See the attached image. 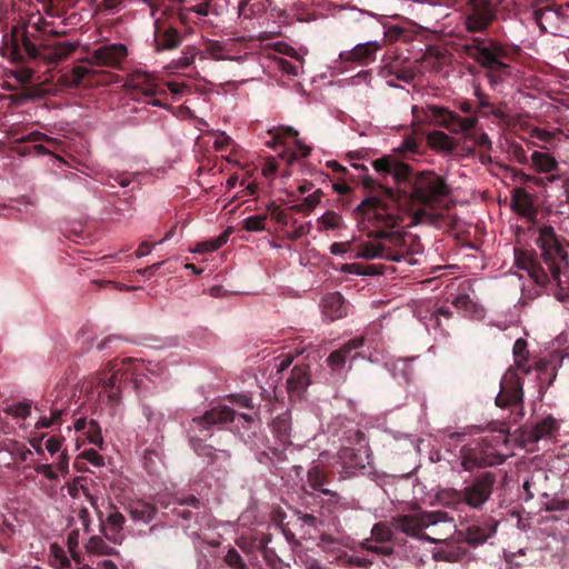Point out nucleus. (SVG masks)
<instances>
[{"mask_svg": "<svg viewBox=\"0 0 569 569\" xmlns=\"http://www.w3.org/2000/svg\"><path fill=\"white\" fill-rule=\"evenodd\" d=\"M216 460L212 466L218 469H226L230 462L231 455L228 450L219 449L218 453H214Z\"/></svg>", "mask_w": 569, "mask_h": 569, "instance_id": "nucleus-61", "label": "nucleus"}, {"mask_svg": "<svg viewBox=\"0 0 569 569\" xmlns=\"http://www.w3.org/2000/svg\"><path fill=\"white\" fill-rule=\"evenodd\" d=\"M396 159L391 157H382L372 161L373 169L383 178L391 174Z\"/></svg>", "mask_w": 569, "mask_h": 569, "instance_id": "nucleus-49", "label": "nucleus"}, {"mask_svg": "<svg viewBox=\"0 0 569 569\" xmlns=\"http://www.w3.org/2000/svg\"><path fill=\"white\" fill-rule=\"evenodd\" d=\"M7 415L18 419H26L31 413V402L22 401L13 403L3 409Z\"/></svg>", "mask_w": 569, "mask_h": 569, "instance_id": "nucleus-44", "label": "nucleus"}, {"mask_svg": "<svg viewBox=\"0 0 569 569\" xmlns=\"http://www.w3.org/2000/svg\"><path fill=\"white\" fill-rule=\"evenodd\" d=\"M508 152L517 162H519L521 164H525L528 162L527 153L521 144L515 143V142L511 143L509 146Z\"/></svg>", "mask_w": 569, "mask_h": 569, "instance_id": "nucleus-55", "label": "nucleus"}, {"mask_svg": "<svg viewBox=\"0 0 569 569\" xmlns=\"http://www.w3.org/2000/svg\"><path fill=\"white\" fill-rule=\"evenodd\" d=\"M463 488L458 489H447L442 490L439 495L440 501L450 508L459 509L461 506H466Z\"/></svg>", "mask_w": 569, "mask_h": 569, "instance_id": "nucleus-36", "label": "nucleus"}, {"mask_svg": "<svg viewBox=\"0 0 569 569\" xmlns=\"http://www.w3.org/2000/svg\"><path fill=\"white\" fill-rule=\"evenodd\" d=\"M511 415L509 422L503 423L499 435H490L482 437L461 449V465L465 470H472L475 468H483L489 466H497L505 461L499 448L508 442V435L510 426L515 425Z\"/></svg>", "mask_w": 569, "mask_h": 569, "instance_id": "nucleus-6", "label": "nucleus"}, {"mask_svg": "<svg viewBox=\"0 0 569 569\" xmlns=\"http://www.w3.org/2000/svg\"><path fill=\"white\" fill-rule=\"evenodd\" d=\"M2 446L3 449L12 456L16 462H24L32 456L31 450L21 442L8 440L4 441Z\"/></svg>", "mask_w": 569, "mask_h": 569, "instance_id": "nucleus-38", "label": "nucleus"}, {"mask_svg": "<svg viewBox=\"0 0 569 569\" xmlns=\"http://www.w3.org/2000/svg\"><path fill=\"white\" fill-rule=\"evenodd\" d=\"M363 187L370 196L362 200L361 210L378 226H401L403 213L412 212L416 218L425 213V209L413 211L415 204L441 208L450 194L446 179L433 171L420 172L410 190L392 189L371 177L363 179Z\"/></svg>", "mask_w": 569, "mask_h": 569, "instance_id": "nucleus-1", "label": "nucleus"}, {"mask_svg": "<svg viewBox=\"0 0 569 569\" xmlns=\"http://www.w3.org/2000/svg\"><path fill=\"white\" fill-rule=\"evenodd\" d=\"M81 456L93 466L101 467L104 465L103 457L94 449L84 450Z\"/></svg>", "mask_w": 569, "mask_h": 569, "instance_id": "nucleus-62", "label": "nucleus"}, {"mask_svg": "<svg viewBox=\"0 0 569 569\" xmlns=\"http://www.w3.org/2000/svg\"><path fill=\"white\" fill-rule=\"evenodd\" d=\"M230 234L231 229L229 228L221 232L217 238L199 242L194 251L198 253L213 252L227 243Z\"/></svg>", "mask_w": 569, "mask_h": 569, "instance_id": "nucleus-37", "label": "nucleus"}, {"mask_svg": "<svg viewBox=\"0 0 569 569\" xmlns=\"http://www.w3.org/2000/svg\"><path fill=\"white\" fill-rule=\"evenodd\" d=\"M345 563L349 567H358L368 569L373 565V561L368 558L359 557V556H348Z\"/></svg>", "mask_w": 569, "mask_h": 569, "instance_id": "nucleus-57", "label": "nucleus"}, {"mask_svg": "<svg viewBox=\"0 0 569 569\" xmlns=\"http://www.w3.org/2000/svg\"><path fill=\"white\" fill-rule=\"evenodd\" d=\"M451 303L457 308L461 310H470L473 307V302L470 299L469 295L461 293L455 297L451 301Z\"/></svg>", "mask_w": 569, "mask_h": 569, "instance_id": "nucleus-59", "label": "nucleus"}, {"mask_svg": "<svg viewBox=\"0 0 569 569\" xmlns=\"http://www.w3.org/2000/svg\"><path fill=\"white\" fill-rule=\"evenodd\" d=\"M206 49L208 53L216 60H223L224 57L221 56L223 51V46L221 42L217 40H209L206 44Z\"/></svg>", "mask_w": 569, "mask_h": 569, "instance_id": "nucleus-58", "label": "nucleus"}, {"mask_svg": "<svg viewBox=\"0 0 569 569\" xmlns=\"http://www.w3.org/2000/svg\"><path fill=\"white\" fill-rule=\"evenodd\" d=\"M535 369L539 375L540 388H548L557 377V358L539 359L535 363Z\"/></svg>", "mask_w": 569, "mask_h": 569, "instance_id": "nucleus-26", "label": "nucleus"}, {"mask_svg": "<svg viewBox=\"0 0 569 569\" xmlns=\"http://www.w3.org/2000/svg\"><path fill=\"white\" fill-rule=\"evenodd\" d=\"M528 345L523 338H518L513 343V358L516 369L509 368L500 381V391L496 397V405L501 409L511 410L513 422H519L525 416L522 380L518 370L523 375L531 371L528 366Z\"/></svg>", "mask_w": 569, "mask_h": 569, "instance_id": "nucleus-5", "label": "nucleus"}, {"mask_svg": "<svg viewBox=\"0 0 569 569\" xmlns=\"http://www.w3.org/2000/svg\"><path fill=\"white\" fill-rule=\"evenodd\" d=\"M86 549L90 553L94 555H113L114 549L106 543V541L99 536H92L86 543Z\"/></svg>", "mask_w": 569, "mask_h": 569, "instance_id": "nucleus-43", "label": "nucleus"}, {"mask_svg": "<svg viewBox=\"0 0 569 569\" xmlns=\"http://www.w3.org/2000/svg\"><path fill=\"white\" fill-rule=\"evenodd\" d=\"M127 510L133 520L144 523L152 521L157 515V508L142 500L131 501Z\"/></svg>", "mask_w": 569, "mask_h": 569, "instance_id": "nucleus-27", "label": "nucleus"}, {"mask_svg": "<svg viewBox=\"0 0 569 569\" xmlns=\"http://www.w3.org/2000/svg\"><path fill=\"white\" fill-rule=\"evenodd\" d=\"M405 29L402 27H399V26H392V27H389L386 32H385V38L390 41V42H393V41H397L399 39H401L403 36H405Z\"/></svg>", "mask_w": 569, "mask_h": 569, "instance_id": "nucleus-63", "label": "nucleus"}, {"mask_svg": "<svg viewBox=\"0 0 569 569\" xmlns=\"http://www.w3.org/2000/svg\"><path fill=\"white\" fill-rule=\"evenodd\" d=\"M272 432L282 445H290L291 436V415L284 411L277 416L271 423Z\"/></svg>", "mask_w": 569, "mask_h": 569, "instance_id": "nucleus-29", "label": "nucleus"}, {"mask_svg": "<svg viewBox=\"0 0 569 569\" xmlns=\"http://www.w3.org/2000/svg\"><path fill=\"white\" fill-rule=\"evenodd\" d=\"M153 38L156 51L177 49L182 42V36L172 26H167L161 18H157L153 23Z\"/></svg>", "mask_w": 569, "mask_h": 569, "instance_id": "nucleus-16", "label": "nucleus"}, {"mask_svg": "<svg viewBox=\"0 0 569 569\" xmlns=\"http://www.w3.org/2000/svg\"><path fill=\"white\" fill-rule=\"evenodd\" d=\"M77 44L70 41H54L41 47L36 46L28 37L27 30L13 26L2 38V56L11 61L23 63L28 60H43L50 64L59 63L70 57Z\"/></svg>", "mask_w": 569, "mask_h": 569, "instance_id": "nucleus-4", "label": "nucleus"}, {"mask_svg": "<svg viewBox=\"0 0 569 569\" xmlns=\"http://www.w3.org/2000/svg\"><path fill=\"white\" fill-rule=\"evenodd\" d=\"M252 0H240L239 2V16L251 19L258 14L263 13L267 10L266 0H259L252 2Z\"/></svg>", "mask_w": 569, "mask_h": 569, "instance_id": "nucleus-39", "label": "nucleus"}, {"mask_svg": "<svg viewBox=\"0 0 569 569\" xmlns=\"http://www.w3.org/2000/svg\"><path fill=\"white\" fill-rule=\"evenodd\" d=\"M448 519L443 511H419L416 513L397 515L391 517V526L395 531L401 532L410 538L429 542H439L440 539H432L423 532L430 526H435Z\"/></svg>", "mask_w": 569, "mask_h": 569, "instance_id": "nucleus-9", "label": "nucleus"}, {"mask_svg": "<svg viewBox=\"0 0 569 569\" xmlns=\"http://www.w3.org/2000/svg\"><path fill=\"white\" fill-rule=\"evenodd\" d=\"M340 459L341 473L345 478H348L366 469L369 465L370 455L368 448L343 447L340 451Z\"/></svg>", "mask_w": 569, "mask_h": 569, "instance_id": "nucleus-15", "label": "nucleus"}, {"mask_svg": "<svg viewBox=\"0 0 569 569\" xmlns=\"http://www.w3.org/2000/svg\"><path fill=\"white\" fill-rule=\"evenodd\" d=\"M198 53H199V51L197 50L196 47H192V46L184 47V49L182 50L181 57L172 60L169 63L168 69L171 71H177V70H182V69L190 67L193 63Z\"/></svg>", "mask_w": 569, "mask_h": 569, "instance_id": "nucleus-35", "label": "nucleus"}, {"mask_svg": "<svg viewBox=\"0 0 569 569\" xmlns=\"http://www.w3.org/2000/svg\"><path fill=\"white\" fill-rule=\"evenodd\" d=\"M233 419L234 411L228 406H218L201 416L193 417L187 428L190 447L192 448L196 442H203V439L211 437L213 426L232 422Z\"/></svg>", "mask_w": 569, "mask_h": 569, "instance_id": "nucleus-10", "label": "nucleus"}, {"mask_svg": "<svg viewBox=\"0 0 569 569\" xmlns=\"http://www.w3.org/2000/svg\"><path fill=\"white\" fill-rule=\"evenodd\" d=\"M390 176L393 178V181L397 184L396 189H402L401 184L406 183L410 179L411 167L407 163L396 160Z\"/></svg>", "mask_w": 569, "mask_h": 569, "instance_id": "nucleus-42", "label": "nucleus"}, {"mask_svg": "<svg viewBox=\"0 0 569 569\" xmlns=\"http://www.w3.org/2000/svg\"><path fill=\"white\" fill-rule=\"evenodd\" d=\"M501 0H468L465 26L469 32H483L496 18V8Z\"/></svg>", "mask_w": 569, "mask_h": 569, "instance_id": "nucleus-12", "label": "nucleus"}, {"mask_svg": "<svg viewBox=\"0 0 569 569\" xmlns=\"http://www.w3.org/2000/svg\"><path fill=\"white\" fill-rule=\"evenodd\" d=\"M110 371H112V375L107 378L106 373H101V377L99 378V385H101V392L106 393L108 405L111 407L119 406L121 401V382L123 379H128V369L122 370V368H119L117 370H113V367L111 366Z\"/></svg>", "mask_w": 569, "mask_h": 569, "instance_id": "nucleus-17", "label": "nucleus"}, {"mask_svg": "<svg viewBox=\"0 0 569 569\" xmlns=\"http://www.w3.org/2000/svg\"><path fill=\"white\" fill-rule=\"evenodd\" d=\"M476 97L479 99L478 107V117L481 116L483 111H490L493 108V104L488 100V97L482 93L479 89L475 92Z\"/></svg>", "mask_w": 569, "mask_h": 569, "instance_id": "nucleus-60", "label": "nucleus"}, {"mask_svg": "<svg viewBox=\"0 0 569 569\" xmlns=\"http://www.w3.org/2000/svg\"><path fill=\"white\" fill-rule=\"evenodd\" d=\"M310 385V375L307 367L295 366L287 379V389L290 398H299Z\"/></svg>", "mask_w": 569, "mask_h": 569, "instance_id": "nucleus-23", "label": "nucleus"}, {"mask_svg": "<svg viewBox=\"0 0 569 569\" xmlns=\"http://www.w3.org/2000/svg\"><path fill=\"white\" fill-rule=\"evenodd\" d=\"M465 483L463 492L466 496V506L475 510H481L493 493V489L497 485V473L492 471H481Z\"/></svg>", "mask_w": 569, "mask_h": 569, "instance_id": "nucleus-11", "label": "nucleus"}, {"mask_svg": "<svg viewBox=\"0 0 569 569\" xmlns=\"http://www.w3.org/2000/svg\"><path fill=\"white\" fill-rule=\"evenodd\" d=\"M362 202L356 208V218L368 229V236L372 241L361 242L357 247L355 258L359 259H386L390 261L408 260L415 252L412 244L415 238L411 234L399 230H393L400 226H378L375 221L367 218L361 210Z\"/></svg>", "mask_w": 569, "mask_h": 569, "instance_id": "nucleus-3", "label": "nucleus"}, {"mask_svg": "<svg viewBox=\"0 0 569 569\" xmlns=\"http://www.w3.org/2000/svg\"><path fill=\"white\" fill-rule=\"evenodd\" d=\"M559 422L551 416H548L540 421L526 427L522 432L523 440L527 442H538L541 439H547L555 436L559 430Z\"/></svg>", "mask_w": 569, "mask_h": 569, "instance_id": "nucleus-20", "label": "nucleus"}, {"mask_svg": "<svg viewBox=\"0 0 569 569\" xmlns=\"http://www.w3.org/2000/svg\"><path fill=\"white\" fill-rule=\"evenodd\" d=\"M308 482L315 490L321 491L326 496L339 498L337 492L326 488V485L329 482L328 476L319 466H315L309 469Z\"/></svg>", "mask_w": 569, "mask_h": 569, "instance_id": "nucleus-30", "label": "nucleus"}, {"mask_svg": "<svg viewBox=\"0 0 569 569\" xmlns=\"http://www.w3.org/2000/svg\"><path fill=\"white\" fill-rule=\"evenodd\" d=\"M426 139L428 146L437 152L451 153L458 146L457 141L452 137L439 130L430 131Z\"/></svg>", "mask_w": 569, "mask_h": 569, "instance_id": "nucleus-25", "label": "nucleus"}, {"mask_svg": "<svg viewBox=\"0 0 569 569\" xmlns=\"http://www.w3.org/2000/svg\"><path fill=\"white\" fill-rule=\"evenodd\" d=\"M319 230H337L343 226V220L340 214L335 211L328 210L318 219Z\"/></svg>", "mask_w": 569, "mask_h": 569, "instance_id": "nucleus-41", "label": "nucleus"}, {"mask_svg": "<svg viewBox=\"0 0 569 569\" xmlns=\"http://www.w3.org/2000/svg\"><path fill=\"white\" fill-rule=\"evenodd\" d=\"M325 313L331 319H339L346 316L345 300L339 292H333L323 300Z\"/></svg>", "mask_w": 569, "mask_h": 569, "instance_id": "nucleus-31", "label": "nucleus"}, {"mask_svg": "<svg viewBox=\"0 0 569 569\" xmlns=\"http://www.w3.org/2000/svg\"><path fill=\"white\" fill-rule=\"evenodd\" d=\"M345 447L368 448L366 435L358 427H351L343 432Z\"/></svg>", "mask_w": 569, "mask_h": 569, "instance_id": "nucleus-40", "label": "nucleus"}, {"mask_svg": "<svg viewBox=\"0 0 569 569\" xmlns=\"http://www.w3.org/2000/svg\"><path fill=\"white\" fill-rule=\"evenodd\" d=\"M346 362L347 359L338 350L332 351L327 359V363L332 371H340Z\"/></svg>", "mask_w": 569, "mask_h": 569, "instance_id": "nucleus-53", "label": "nucleus"}, {"mask_svg": "<svg viewBox=\"0 0 569 569\" xmlns=\"http://www.w3.org/2000/svg\"><path fill=\"white\" fill-rule=\"evenodd\" d=\"M536 244L540 252L516 250V264L526 270L533 282L541 289L557 287L562 299L569 295V259L559 241L553 227L542 226L538 229Z\"/></svg>", "mask_w": 569, "mask_h": 569, "instance_id": "nucleus-2", "label": "nucleus"}, {"mask_svg": "<svg viewBox=\"0 0 569 569\" xmlns=\"http://www.w3.org/2000/svg\"><path fill=\"white\" fill-rule=\"evenodd\" d=\"M395 529L391 526V519L389 521H379L373 525L371 529L372 539L377 543H387L393 541Z\"/></svg>", "mask_w": 569, "mask_h": 569, "instance_id": "nucleus-33", "label": "nucleus"}, {"mask_svg": "<svg viewBox=\"0 0 569 569\" xmlns=\"http://www.w3.org/2000/svg\"><path fill=\"white\" fill-rule=\"evenodd\" d=\"M87 439L90 443L98 446L99 448H102L103 445V438L101 435V428L99 423L96 420H90L88 429L86 431Z\"/></svg>", "mask_w": 569, "mask_h": 569, "instance_id": "nucleus-48", "label": "nucleus"}, {"mask_svg": "<svg viewBox=\"0 0 569 569\" xmlns=\"http://www.w3.org/2000/svg\"><path fill=\"white\" fill-rule=\"evenodd\" d=\"M310 223L307 224H297L293 227L292 231L288 234V238L292 241H296L303 236L308 234L310 231Z\"/></svg>", "mask_w": 569, "mask_h": 569, "instance_id": "nucleus-64", "label": "nucleus"}, {"mask_svg": "<svg viewBox=\"0 0 569 569\" xmlns=\"http://www.w3.org/2000/svg\"><path fill=\"white\" fill-rule=\"evenodd\" d=\"M318 203H319L318 199L315 196L309 194L306 198H303L302 203L295 204L290 209L296 212H303V211L309 212V211L313 210Z\"/></svg>", "mask_w": 569, "mask_h": 569, "instance_id": "nucleus-56", "label": "nucleus"}, {"mask_svg": "<svg viewBox=\"0 0 569 569\" xmlns=\"http://www.w3.org/2000/svg\"><path fill=\"white\" fill-rule=\"evenodd\" d=\"M365 343L363 337H358L349 340L345 345H342L339 349H337L343 357L348 360L352 358L351 352L360 349Z\"/></svg>", "mask_w": 569, "mask_h": 569, "instance_id": "nucleus-51", "label": "nucleus"}, {"mask_svg": "<svg viewBox=\"0 0 569 569\" xmlns=\"http://www.w3.org/2000/svg\"><path fill=\"white\" fill-rule=\"evenodd\" d=\"M266 214L251 216L243 220L242 228L247 231H262L266 228Z\"/></svg>", "mask_w": 569, "mask_h": 569, "instance_id": "nucleus-47", "label": "nucleus"}, {"mask_svg": "<svg viewBox=\"0 0 569 569\" xmlns=\"http://www.w3.org/2000/svg\"><path fill=\"white\" fill-rule=\"evenodd\" d=\"M128 54L122 43L104 44L96 49L88 61L99 67L119 68Z\"/></svg>", "mask_w": 569, "mask_h": 569, "instance_id": "nucleus-14", "label": "nucleus"}, {"mask_svg": "<svg viewBox=\"0 0 569 569\" xmlns=\"http://www.w3.org/2000/svg\"><path fill=\"white\" fill-rule=\"evenodd\" d=\"M52 553H53V556L51 559V565L56 569H70L71 568L70 560L64 555L63 550H61L60 548L54 546V547H52Z\"/></svg>", "mask_w": 569, "mask_h": 569, "instance_id": "nucleus-50", "label": "nucleus"}, {"mask_svg": "<svg viewBox=\"0 0 569 569\" xmlns=\"http://www.w3.org/2000/svg\"><path fill=\"white\" fill-rule=\"evenodd\" d=\"M200 506V500L196 496L189 495L177 499V506L172 509V513L183 522H189L192 519L197 520L198 513H194L192 510L188 509V507L199 510Z\"/></svg>", "mask_w": 569, "mask_h": 569, "instance_id": "nucleus-24", "label": "nucleus"}, {"mask_svg": "<svg viewBox=\"0 0 569 569\" xmlns=\"http://www.w3.org/2000/svg\"><path fill=\"white\" fill-rule=\"evenodd\" d=\"M360 548L362 550H366L368 552H371V553H376V555H380V556H392L393 552H395V549L393 547H390V546H376V545H371L367 541L362 542L360 545Z\"/></svg>", "mask_w": 569, "mask_h": 569, "instance_id": "nucleus-52", "label": "nucleus"}, {"mask_svg": "<svg viewBox=\"0 0 569 569\" xmlns=\"http://www.w3.org/2000/svg\"><path fill=\"white\" fill-rule=\"evenodd\" d=\"M131 87L144 97L167 96L163 89H159L157 78L143 70H134L131 74Z\"/></svg>", "mask_w": 569, "mask_h": 569, "instance_id": "nucleus-21", "label": "nucleus"}, {"mask_svg": "<svg viewBox=\"0 0 569 569\" xmlns=\"http://www.w3.org/2000/svg\"><path fill=\"white\" fill-rule=\"evenodd\" d=\"M530 159L532 166L539 172L551 173L559 170L558 161L549 153L533 151Z\"/></svg>", "mask_w": 569, "mask_h": 569, "instance_id": "nucleus-32", "label": "nucleus"}, {"mask_svg": "<svg viewBox=\"0 0 569 569\" xmlns=\"http://www.w3.org/2000/svg\"><path fill=\"white\" fill-rule=\"evenodd\" d=\"M194 453L203 459H207L208 465L212 466L216 457L214 453H218L219 449L213 448L210 445H207L204 442H196V446L191 448Z\"/></svg>", "mask_w": 569, "mask_h": 569, "instance_id": "nucleus-45", "label": "nucleus"}, {"mask_svg": "<svg viewBox=\"0 0 569 569\" xmlns=\"http://www.w3.org/2000/svg\"><path fill=\"white\" fill-rule=\"evenodd\" d=\"M498 521L491 517L468 526L465 530V540L471 546L485 543L497 532Z\"/></svg>", "mask_w": 569, "mask_h": 569, "instance_id": "nucleus-18", "label": "nucleus"}, {"mask_svg": "<svg viewBox=\"0 0 569 569\" xmlns=\"http://www.w3.org/2000/svg\"><path fill=\"white\" fill-rule=\"evenodd\" d=\"M381 48L382 43L378 41L359 43L351 50L341 52L340 59L347 62L369 64L376 60V54Z\"/></svg>", "mask_w": 569, "mask_h": 569, "instance_id": "nucleus-19", "label": "nucleus"}, {"mask_svg": "<svg viewBox=\"0 0 569 569\" xmlns=\"http://www.w3.org/2000/svg\"><path fill=\"white\" fill-rule=\"evenodd\" d=\"M223 561L232 569H249L241 555L234 548L228 549Z\"/></svg>", "mask_w": 569, "mask_h": 569, "instance_id": "nucleus-46", "label": "nucleus"}, {"mask_svg": "<svg viewBox=\"0 0 569 569\" xmlns=\"http://www.w3.org/2000/svg\"><path fill=\"white\" fill-rule=\"evenodd\" d=\"M466 52L482 67L499 73H509L510 66L505 59H512L520 49L490 38L476 37L465 46Z\"/></svg>", "mask_w": 569, "mask_h": 569, "instance_id": "nucleus-8", "label": "nucleus"}, {"mask_svg": "<svg viewBox=\"0 0 569 569\" xmlns=\"http://www.w3.org/2000/svg\"><path fill=\"white\" fill-rule=\"evenodd\" d=\"M87 498L90 501V505L96 509L98 518L100 520V530L104 535V537L113 542L120 543L122 540V530L123 525L126 522L124 516L117 509L113 503H109V512L107 513L106 519L103 520V513L98 509L97 499L90 495L86 493Z\"/></svg>", "mask_w": 569, "mask_h": 569, "instance_id": "nucleus-13", "label": "nucleus"}, {"mask_svg": "<svg viewBox=\"0 0 569 569\" xmlns=\"http://www.w3.org/2000/svg\"><path fill=\"white\" fill-rule=\"evenodd\" d=\"M91 70L83 66H76L62 76L63 83L70 88H78L83 84Z\"/></svg>", "mask_w": 569, "mask_h": 569, "instance_id": "nucleus-34", "label": "nucleus"}, {"mask_svg": "<svg viewBox=\"0 0 569 569\" xmlns=\"http://www.w3.org/2000/svg\"><path fill=\"white\" fill-rule=\"evenodd\" d=\"M382 76L387 79V83L391 87H395L396 84L391 79H388L389 77H395L397 80L410 83L415 80L417 76V70L413 67H401L398 64H389L386 66L381 70Z\"/></svg>", "mask_w": 569, "mask_h": 569, "instance_id": "nucleus-28", "label": "nucleus"}, {"mask_svg": "<svg viewBox=\"0 0 569 569\" xmlns=\"http://www.w3.org/2000/svg\"><path fill=\"white\" fill-rule=\"evenodd\" d=\"M419 148L420 141L413 136H407L402 140L399 150L402 152L419 153Z\"/></svg>", "mask_w": 569, "mask_h": 569, "instance_id": "nucleus-54", "label": "nucleus"}, {"mask_svg": "<svg viewBox=\"0 0 569 569\" xmlns=\"http://www.w3.org/2000/svg\"><path fill=\"white\" fill-rule=\"evenodd\" d=\"M511 208L528 221L535 222L538 210L535 206L533 196L523 188H515L511 196Z\"/></svg>", "mask_w": 569, "mask_h": 569, "instance_id": "nucleus-22", "label": "nucleus"}, {"mask_svg": "<svg viewBox=\"0 0 569 569\" xmlns=\"http://www.w3.org/2000/svg\"><path fill=\"white\" fill-rule=\"evenodd\" d=\"M426 116L431 118L435 126L442 127L451 133H462L483 151L492 150V142L486 132L476 133L473 129L478 124V117H461L446 107L428 104Z\"/></svg>", "mask_w": 569, "mask_h": 569, "instance_id": "nucleus-7", "label": "nucleus"}]
</instances>
